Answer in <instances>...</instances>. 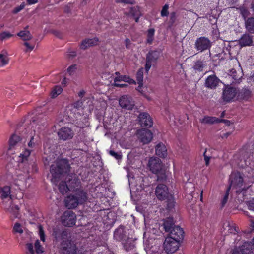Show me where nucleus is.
Listing matches in <instances>:
<instances>
[{
    "instance_id": "f257e3e1",
    "label": "nucleus",
    "mask_w": 254,
    "mask_h": 254,
    "mask_svg": "<svg viewBox=\"0 0 254 254\" xmlns=\"http://www.w3.org/2000/svg\"><path fill=\"white\" fill-rule=\"evenodd\" d=\"M34 134L30 136V140L28 142V147L29 149H25L22 153L20 154L19 156L21 158L22 164L24 166L23 171H19L17 173V179L22 182H25L27 179H29V174L33 171L35 166V162L33 161L29 163L26 162L28 161V157L32 151L38 147L41 143L39 134L36 133L35 129H34Z\"/></svg>"
},
{
    "instance_id": "f03ea898",
    "label": "nucleus",
    "mask_w": 254,
    "mask_h": 254,
    "mask_svg": "<svg viewBox=\"0 0 254 254\" xmlns=\"http://www.w3.org/2000/svg\"><path fill=\"white\" fill-rule=\"evenodd\" d=\"M70 170V165L67 160L58 159L51 166L50 172L52 174L51 182L57 185L61 177L67 173Z\"/></svg>"
},
{
    "instance_id": "7ed1b4c3",
    "label": "nucleus",
    "mask_w": 254,
    "mask_h": 254,
    "mask_svg": "<svg viewBox=\"0 0 254 254\" xmlns=\"http://www.w3.org/2000/svg\"><path fill=\"white\" fill-rule=\"evenodd\" d=\"M0 198L4 200L9 197L8 202L7 203L5 204L4 209L5 211L10 214V218L12 220L14 219L18 218L19 215V208L17 205H15L11 199L10 194V188L9 186H6L0 188Z\"/></svg>"
},
{
    "instance_id": "20e7f679",
    "label": "nucleus",
    "mask_w": 254,
    "mask_h": 254,
    "mask_svg": "<svg viewBox=\"0 0 254 254\" xmlns=\"http://www.w3.org/2000/svg\"><path fill=\"white\" fill-rule=\"evenodd\" d=\"M155 193L157 197L160 200H166L167 207L169 210L174 206V200L173 195L168 191L167 187L164 184H159L156 188Z\"/></svg>"
},
{
    "instance_id": "39448f33",
    "label": "nucleus",
    "mask_w": 254,
    "mask_h": 254,
    "mask_svg": "<svg viewBox=\"0 0 254 254\" xmlns=\"http://www.w3.org/2000/svg\"><path fill=\"white\" fill-rule=\"evenodd\" d=\"M150 171L157 175L158 179H165L166 177V170L161 163L160 159L157 157H151L148 162Z\"/></svg>"
},
{
    "instance_id": "423d86ee",
    "label": "nucleus",
    "mask_w": 254,
    "mask_h": 254,
    "mask_svg": "<svg viewBox=\"0 0 254 254\" xmlns=\"http://www.w3.org/2000/svg\"><path fill=\"white\" fill-rule=\"evenodd\" d=\"M87 199V195L85 191H80V193H75L68 196L65 200V205L69 209L76 207L79 204L84 203Z\"/></svg>"
},
{
    "instance_id": "0eeeda50",
    "label": "nucleus",
    "mask_w": 254,
    "mask_h": 254,
    "mask_svg": "<svg viewBox=\"0 0 254 254\" xmlns=\"http://www.w3.org/2000/svg\"><path fill=\"white\" fill-rule=\"evenodd\" d=\"M62 242L61 249L64 254H75L77 253V248L75 244L67 239V233L63 231L61 234Z\"/></svg>"
},
{
    "instance_id": "6e6552de",
    "label": "nucleus",
    "mask_w": 254,
    "mask_h": 254,
    "mask_svg": "<svg viewBox=\"0 0 254 254\" xmlns=\"http://www.w3.org/2000/svg\"><path fill=\"white\" fill-rule=\"evenodd\" d=\"M65 179L68 183L69 191L75 193H80V191H84L82 189L80 180L75 175H68Z\"/></svg>"
},
{
    "instance_id": "1a4fd4ad",
    "label": "nucleus",
    "mask_w": 254,
    "mask_h": 254,
    "mask_svg": "<svg viewBox=\"0 0 254 254\" xmlns=\"http://www.w3.org/2000/svg\"><path fill=\"white\" fill-rule=\"evenodd\" d=\"M114 237L118 240L125 241L123 242L124 246L126 250L127 251L132 250L134 247V241L132 239H127L126 240V237L124 235V229L122 227L119 228L114 232Z\"/></svg>"
},
{
    "instance_id": "9d476101",
    "label": "nucleus",
    "mask_w": 254,
    "mask_h": 254,
    "mask_svg": "<svg viewBox=\"0 0 254 254\" xmlns=\"http://www.w3.org/2000/svg\"><path fill=\"white\" fill-rule=\"evenodd\" d=\"M237 88L227 86L223 89L222 97L225 102H233L237 100Z\"/></svg>"
},
{
    "instance_id": "9b49d317",
    "label": "nucleus",
    "mask_w": 254,
    "mask_h": 254,
    "mask_svg": "<svg viewBox=\"0 0 254 254\" xmlns=\"http://www.w3.org/2000/svg\"><path fill=\"white\" fill-rule=\"evenodd\" d=\"M179 241L176 239H173L171 237L166 238L164 242V249L167 254H172L176 252L179 245Z\"/></svg>"
},
{
    "instance_id": "f8f14e48",
    "label": "nucleus",
    "mask_w": 254,
    "mask_h": 254,
    "mask_svg": "<svg viewBox=\"0 0 254 254\" xmlns=\"http://www.w3.org/2000/svg\"><path fill=\"white\" fill-rule=\"evenodd\" d=\"M76 216L71 210L65 211L61 217L63 224L65 226L71 227L75 224Z\"/></svg>"
},
{
    "instance_id": "ddd939ff",
    "label": "nucleus",
    "mask_w": 254,
    "mask_h": 254,
    "mask_svg": "<svg viewBox=\"0 0 254 254\" xmlns=\"http://www.w3.org/2000/svg\"><path fill=\"white\" fill-rule=\"evenodd\" d=\"M82 102L80 101H78L75 103H73L70 106V114H72L73 116L77 119H79L81 120L82 118L85 119L86 117H82L81 116V114L83 113V110L84 108L82 106ZM71 116V115H70Z\"/></svg>"
},
{
    "instance_id": "4468645a",
    "label": "nucleus",
    "mask_w": 254,
    "mask_h": 254,
    "mask_svg": "<svg viewBox=\"0 0 254 254\" xmlns=\"http://www.w3.org/2000/svg\"><path fill=\"white\" fill-rule=\"evenodd\" d=\"M211 46V41L205 37L198 38L195 42V48L200 52L209 49Z\"/></svg>"
},
{
    "instance_id": "2eb2a0df",
    "label": "nucleus",
    "mask_w": 254,
    "mask_h": 254,
    "mask_svg": "<svg viewBox=\"0 0 254 254\" xmlns=\"http://www.w3.org/2000/svg\"><path fill=\"white\" fill-rule=\"evenodd\" d=\"M160 57V52L158 51H152L146 55V63L145 69L147 72L150 69L152 64L155 63Z\"/></svg>"
},
{
    "instance_id": "dca6fc26",
    "label": "nucleus",
    "mask_w": 254,
    "mask_h": 254,
    "mask_svg": "<svg viewBox=\"0 0 254 254\" xmlns=\"http://www.w3.org/2000/svg\"><path fill=\"white\" fill-rule=\"evenodd\" d=\"M120 106L127 110H132L135 105L132 98L128 95L122 96L119 101Z\"/></svg>"
},
{
    "instance_id": "f3484780",
    "label": "nucleus",
    "mask_w": 254,
    "mask_h": 254,
    "mask_svg": "<svg viewBox=\"0 0 254 254\" xmlns=\"http://www.w3.org/2000/svg\"><path fill=\"white\" fill-rule=\"evenodd\" d=\"M230 185L229 187H241L243 179L238 172H233L230 176Z\"/></svg>"
},
{
    "instance_id": "a211bd4d",
    "label": "nucleus",
    "mask_w": 254,
    "mask_h": 254,
    "mask_svg": "<svg viewBox=\"0 0 254 254\" xmlns=\"http://www.w3.org/2000/svg\"><path fill=\"white\" fill-rule=\"evenodd\" d=\"M59 139L66 140L71 139L74 136V132L68 127H63L58 132Z\"/></svg>"
},
{
    "instance_id": "6ab92c4d",
    "label": "nucleus",
    "mask_w": 254,
    "mask_h": 254,
    "mask_svg": "<svg viewBox=\"0 0 254 254\" xmlns=\"http://www.w3.org/2000/svg\"><path fill=\"white\" fill-rule=\"evenodd\" d=\"M138 119L142 127L149 128L153 125L152 120L147 113H141L139 115Z\"/></svg>"
},
{
    "instance_id": "aec40b11",
    "label": "nucleus",
    "mask_w": 254,
    "mask_h": 254,
    "mask_svg": "<svg viewBox=\"0 0 254 254\" xmlns=\"http://www.w3.org/2000/svg\"><path fill=\"white\" fill-rule=\"evenodd\" d=\"M243 75L242 69H238V70H236L235 69H232L230 71L228 78L230 80H232V84H237L240 83Z\"/></svg>"
},
{
    "instance_id": "412c9836",
    "label": "nucleus",
    "mask_w": 254,
    "mask_h": 254,
    "mask_svg": "<svg viewBox=\"0 0 254 254\" xmlns=\"http://www.w3.org/2000/svg\"><path fill=\"white\" fill-rule=\"evenodd\" d=\"M138 137L143 144H147L151 141L152 139V132L148 130L142 129L138 131Z\"/></svg>"
},
{
    "instance_id": "4be33fe9",
    "label": "nucleus",
    "mask_w": 254,
    "mask_h": 254,
    "mask_svg": "<svg viewBox=\"0 0 254 254\" xmlns=\"http://www.w3.org/2000/svg\"><path fill=\"white\" fill-rule=\"evenodd\" d=\"M169 232V236L168 237H171L173 239L180 241L183 238V230L178 226H174Z\"/></svg>"
},
{
    "instance_id": "5701e85b",
    "label": "nucleus",
    "mask_w": 254,
    "mask_h": 254,
    "mask_svg": "<svg viewBox=\"0 0 254 254\" xmlns=\"http://www.w3.org/2000/svg\"><path fill=\"white\" fill-rule=\"evenodd\" d=\"M253 37L249 34H243L238 41L241 47L251 46L253 44Z\"/></svg>"
},
{
    "instance_id": "b1692460",
    "label": "nucleus",
    "mask_w": 254,
    "mask_h": 254,
    "mask_svg": "<svg viewBox=\"0 0 254 254\" xmlns=\"http://www.w3.org/2000/svg\"><path fill=\"white\" fill-rule=\"evenodd\" d=\"M219 81L220 80L215 75H211L206 78L205 85L208 88L213 89L217 86Z\"/></svg>"
},
{
    "instance_id": "393cba45",
    "label": "nucleus",
    "mask_w": 254,
    "mask_h": 254,
    "mask_svg": "<svg viewBox=\"0 0 254 254\" xmlns=\"http://www.w3.org/2000/svg\"><path fill=\"white\" fill-rule=\"evenodd\" d=\"M126 14L128 16H132L135 19V22H138L139 17L142 15L141 12L138 6H134L130 7L128 12L126 13Z\"/></svg>"
},
{
    "instance_id": "a878e982",
    "label": "nucleus",
    "mask_w": 254,
    "mask_h": 254,
    "mask_svg": "<svg viewBox=\"0 0 254 254\" xmlns=\"http://www.w3.org/2000/svg\"><path fill=\"white\" fill-rule=\"evenodd\" d=\"M200 122L202 124H212L215 123L224 122L226 123H229L226 120H220L214 117L205 116L203 118L200 119Z\"/></svg>"
},
{
    "instance_id": "bb28decb",
    "label": "nucleus",
    "mask_w": 254,
    "mask_h": 254,
    "mask_svg": "<svg viewBox=\"0 0 254 254\" xmlns=\"http://www.w3.org/2000/svg\"><path fill=\"white\" fill-rule=\"evenodd\" d=\"M254 245L250 242H245L240 248H236L240 254H249L253 249Z\"/></svg>"
},
{
    "instance_id": "cd10ccee",
    "label": "nucleus",
    "mask_w": 254,
    "mask_h": 254,
    "mask_svg": "<svg viewBox=\"0 0 254 254\" xmlns=\"http://www.w3.org/2000/svg\"><path fill=\"white\" fill-rule=\"evenodd\" d=\"M244 24L246 30L250 33L254 34V16L246 19Z\"/></svg>"
},
{
    "instance_id": "c85d7f7f",
    "label": "nucleus",
    "mask_w": 254,
    "mask_h": 254,
    "mask_svg": "<svg viewBox=\"0 0 254 254\" xmlns=\"http://www.w3.org/2000/svg\"><path fill=\"white\" fill-rule=\"evenodd\" d=\"M251 96V92L247 88H243L241 91L238 89L237 100H248Z\"/></svg>"
},
{
    "instance_id": "c756f323",
    "label": "nucleus",
    "mask_w": 254,
    "mask_h": 254,
    "mask_svg": "<svg viewBox=\"0 0 254 254\" xmlns=\"http://www.w3.org/2000/svg\"><path fill=\"white\" fill-rule=\"evenodd\" d=\"M156 154L162 158H165L167 156V149L163 144L159 143L156 145Z\"/></svg>"
},
{
    "instance_id": "7c9ffc66",
    "label": "nucleus",
    "mask_w": 254,
    "mask_h": 254,
    "mask_svg": "<svg viewBox=\"0 0 254 254\" xmlns=\"http://www.w3.org/2000/svg\"><path fill=\"white\" fill-rule=\"evenodd\" d=\"M115 74L117 76L114 78V83L120 81H124L130 83L134 82V81L130 79L129 76L120 75L119 72H115Z\"/></svg>"
},
{
    "instance_id": "2f4dec72",
    "label": "nucleus",
    "mask_w": 254,
    "mask_h": 254,
    "mask_svg": "<svg viewBox=\"0 0 254 254\" xmlns=\"http://www.w3.org/2000/svg\"><path fill=\"white\" fill-rule=\"evenodd\" d=\"M21 138L20 136L13 134L11 136L9 139V149H12L13 148L17 146H19L20 144Z\"/></svg>"
},
{
    "instance_id": "473e14b6",
    "label": "nucleus",
    "mask_w": 254,
    "mask_h": 254,
    "mask_svg": "<svg viewBox=\"0 0 254 254\" xmlns=\"http://www.w3.org/2000/svg\"><path fill=\"white\" fill-rule=\"evenodd\" d=\"M174 226L173 218L169 217L164 220L163 227L166 232H170Z\"/></svg>"
},
{
    "instance_id": "72a5a7b5",
    "label": "nucleus",
    "mask_w": 254,
    "mask_h": 254,
    "mask_svg": "<svg viewBox=\"0 0 254 254\" xmlns=\"http://www.w3.org/2000/svg\"><path fill=\"white\" fill-rule=\"evenodd\" d=\"M17 36L20 37L22 40L25 41L30 40L33 37L30 32L25 30L20 31L17 33Z\"/></svg>"
},
{
    "instance_id": "f704fd0d",
    "label": "nucleus",
    "mask_w": 254,
    "mask_h": 254,
    "mask_svg": "<svg viewBox=\"0 0 254 254\" xmlns=\"http://www.w3.org/2000/svg\"><path fill=\"white\" fill-rule=\"evenodd\" d=\"M237 9L239 10L240 15L244 20H246V19L249 18V16L250 15V12L248 8L245 5H241Z\"/></svg>"
},
{
    "instance_id": "c9c22d12",
    "label": "nucleus",
    "mask_w": 254,
    "mask_h": 254,
    "mask_svg": "<svg viewBox=\"0 0 254 254\" xmlns=\"http://www.w3.org/2000/svg\"><path fill=\"white\" fill-rule=\"evenodd\" d=\"M68 183L66 181H61L59 185V190L62 194H65L69 191Z\"/></svg>"
},
{
    "instance_id": "e433bc0d",
    "label": "nucleus",
    "mask_w": 254,
    "mask_h": 254,
    "mask_svg": "<svg viewBox=\"0 0 254 254\" xmlns=\"http://www.w3.org/2000/svg\"><path fill=\"white\" fill-rule=\"evenodd\" d=\"M206 66V65L203 61H198L195 63L193 69L196 71L201 72Z\"/></svg>"
},
{
    "instance_id": "4c0bfd02",
    "label": "nucleus",
    "mask_w": 254,
    "mask_h": 254,
    "mask_svg": "<svg viewBox=\"0 0 254 254\" xmlns=\"http://www.w3.org/2000/svg\"><path fill=\"white\" fill-rule=\"evenodd\" d=\"M12 232L14 234H21L23 232V227L19 223L16 222L13 227Z\"/></svg>"
},
{
    "instance_id": "58836bf2",
    "label": "nucleus",
    "mask_w": 254,
    "mask_h": 254,
    "mask_svg": "<svg viewBox=\"0 0 254 254\" xmlns=\"http://www.w3.org/2000/svg\"><path fill=\"white\" fill-rule=\"evenodd\" d=\"M63 91L62 88L60 86H56L54 87V88L52 90L51 95L52 98H55L58 95L60 94Z\"/></svg>"
},
{
    "instance_id": "ea45409f",
    "label": "nucleus",
    "mask_w": 254,
    "mask_h": 254,
    "mask_svg": "<svg viewBox=\"0 0 254 254\" xmlns=\"http://www.w3.org/2000/svg\"><path fill=\"white\" fill-rule=\"evenodd\" d=\"M9 59L7 56L0 54V67H2L8 63Z\"/></svg>"
},
{
    "instance_id": "a19ab883",
    "label": "nucleus",
    "mask_w": 254,
    "mask_h": 254,
    "mask_svg": "<svg viewBox=\"0 0 254 254\" xmlns=\"http://www.w3.org/2000/svg\"><path fill=\"white\" fill-rule=\"evenodd\" d=\"M40 123L41 124L43 125V126L44 125V124L45 122H42V121H41L40 117L33 118L32 119V123H31L32 127H35L36 129L37 126L39 125V123Z\"/></svg>"
},
{
    "instance_id": "79ce46f5",
    "label": "nucleus",
    "mask_w": 254,
    "mask_h": 254,
    "mask_svg": "<svg viewBox=\"0 0 254 254\" xmlns=\"http://www.w3.org/2000/svg\"><path fill=\"white\" fill-rule=\"evenodd\" d=\"M77 70L76 65L73 64L70 66L67 69V71L69 75H73Z\"/></svg>"
},
{
    "instance_id": "37998d69",
    "label": "nucleus",
    "mask_w": 254,
    "mask_h": 254,
    "mask_svg": "<svg viewBox=\"0 0 254 254\" xmlns=\"http://www.w3.org/2000/svg\"><path fill=\"white\" fill-rule=\"evenodd\" d=\"M143 68H141L137 72L136 78L139 83H141L143 81Z\"/></svg>"
},
{
    "instance_id": "c03bdc74",
    "label": "nucleus",
    "mask_w": 254,
    "mask_h": 254,
    "mask_svg": "<svg viewBox=\"0 0 254 254\" xmlns=\"http://www.w3.org/2000/svg\"><path fill=\"white\" fill-rule=\"evenodd\" d=\"M35 248L36 252L37 254H40L43 252L42 248L38 240H37L35 243Z\"/></svg>"
},
{
    "instance_id": "a18cd8bd",
    "label": "nucleus",
    "mask_w": 254,
    "mask_h": 254,
    "mask_svg": "<svg viewBox=\"0 0 254 254\" xmlns=\"http://www.w3.org/2000/svg\"><path fill=\"white\" fill-rule=\"evenodd\" d=\"M12 36V35L7 32H3L0 34V40H3Z\"/></svg>"
},
{
    "instance_id": "49530a36",
    "label": "nucleus",
    "mask_w": 254,
    "mask_h": 254,
    "mask_svg": "<svg viewBox=\"0 0 254 254\" xmlns=\"http://www.w3.org/2000/svg\"><path fill=\"white\" fill-rule=\"evenodd\" d=\"M230 190V187H228V189H227L226 194L224 195V196L223 198V200L222 201V202H221L222 207H223L225 205V204L226 203V202H227V200L228 199V196L229 194Z\"/></svg>"
},
{
    "instance_id": "de8ad7c7",
    "label": "nucleus",
    "mask_w": 254,
    "mask_h": 254,
    "mask_svg": "<svg viewBox=\"0 0 254 254\" xmlns=\"http://www.w3.org/2000/svg\"><path fill=\"white\" fill-rule=\"evenodd\" d=\"M88 40L89 42L88 44H89L90 47L97 45L99 42V39L97 37L92 39H88Z\"/></svg>"
},
{
    "instance_id": "09e8293b",
    "label": "nucleus",
    "mask_w": 254,
    "mask_h": 254,
    "mask_svg": "<svg viewBox=\"0 0 254 254\" xmlns=\"http://www.w3.org/2000/svg\"><path fill=\"white\" fill-rule=\"evenodd\" d=\"M89 42H88V39H86L82 41L81 45H80V48L81 49L83 50H85L87 49L88 47H90L89 45V44H88Z\"/></svg>"
},
{
    "instance_id": "8fccbe9b",
    "label": "nucleus",
    "mask_w": 254,
    "mask_h": 254,
    "mask_svg": "<svg viewBox=\"0 0 254 254\" xmlns=\"http://www.w3.org/2000/svg\"><path fill=\"white\" fill-rule=\"evenodd\" d=\"M169 6L168 5L165 4L162 8V9L161 11V15L162 17L167 16L168 14V9Z\"/></svg>"
},
{
    "instance_id": "3c124183",
    "label": "nucleus",
    "mask_w": 254,
    "mask_h": 254,
    "mask_svg": "<svg viewBox=\"0 0 254 254\" xmlns=\"http://www.w3.org/2000/svg\"><path fill=\"white\" fill-rule=\"evenodd\" d=\"M24 7L25 4L24 3H21L20 6H18L14 8V9L13 10V13L14 14L18 13L22 9H23L24 8Z\"/></svg>"
},
{
    "instance_id": "603ef678",
    "label": "nucleus",
    "mask_w": 254,
    "mask_h": 254,
    "mask_svg": "<svg viewBox=\"0 0 254 254\" xmlns=\"http://www.w3.org/2000/svg\"><path fill=\"white\" fill-rule=\"evenodd\" d=\"M24 45L26 47V49L25 51L26 52H31L34 48V45H31L27 42H25L24 43Z\"/></svg>"
},
{
    "instance_id": "864d4df0",
    "label": "nucleus",
    "mask_w": 254,
    "mask_h": 254,
    "mask_svg": "<svg viewBox=\"0 0 254 254\" xmlns=\"http://www.w3.org/2000/svg\"><path fill=\"white\" fill-rule=\"evenodd\" d=\"M117 3H124L125 4H133L134 3V0H116Z\"/></svg>"
},
{
    "instance_id": "5fc2aeb1",
    "label": "nucleus",
    "mask_w": 254,
    "mask_h": 254,
    "mask_svg": "<svg viewBox=\"0 0 254 254\" xmlns=\"http://www.w3.org/2000/svg\"><path fill=\"white\" fill-rule=\"evenodd\" d=\"M26 248L30 254H34V250L33 249V246L32 243H27L26 245Z\"/></svg>"
},
{
    "instance_id": "6e6d98bb",
    "label": "nucleus",
    "mask_w": 254,
    "mask_h": 254,
    "mask_svg": "<svg viewBox=\"0 0 254 254\" xmlns=\"http://www.w3.org/2000/svg\"><path fill=\"white\" fill-rule=\"evenodd\" d=\"M39 235H40V239L41 241L44 242L45 241L44 233V231H43V228L41 227V226H39Z\"/></svg>"
},
{
    "instance_id": "4d7b16f0",
    "label": "nucleus",
    "mask_w": 254,
    "mask_h": 254,
    "mask_svg": "<svg viewBox=\"0 0 254 254\" xmlns=\"http://www.w3.org/2000/svg\"><path fill=\"white\" fill-rule=\"evenodd\" d=\"M109 154L112 156L115 157L117 159H119L121 158V156L118 153L115 152L113 150H110L109 151Z\"/></svg>"
},
{
    "instance_id": "13d9d810",
    "label": "nucleus",
    "mask_w": 254,
    "mask_h": 254,
    "mask_svg": "<svg viewBox=\"0 0 254 254\" xmlns=\"http://www.w3.org/2000/svg\"><path fill=\"white\" fill-rule=\"evenodd\" d=\"M154 34V30L153 29H150L148 31V38H151L150 41H152L153 37Z\"/></svg>"
},
{
    "instance_id": "bf43d9fd",
    "label": "nucleus",
    "mask_w": 254,
    "mask_h": 254,
    "mask_svg": "<svg viewBox=\"0 0 254 254\" xmlns=\"http://www.w3.org/2000/svg\"><path fill=\"white\" fill-rule=\"evenodd\" d=\"M206 152V150H205V152L204 153V160L205 161V164L206 166H208L209 164V160H210V157L207 156L205 154Z\"/></svg>"
},
{
    "instance_id": "052dcab7",
    "label": "nucleus",
    "mask_w": 254,
    "mask_h": 254,
    "mask_svg": "<svg viewBox=\"0 0 254 254\" xmlns=\"http://www.w3.org/2000/svg\"><path fill=\"white\" fill-rule=\"evenodd\" d=\"M76 56V52L75 51H69L68 52V56L69 58H73Z\"/></svg>"
},
{
    "instance_id": "680f3d73",
    "label": "nucleus",
    "mask_w": 254,
    "mask_h": 254,
    "mask_svg": "<svg viewBox=\"0 0 254 254\" xmlns=\"http://www.w3.org/2000/svg\"><path fill=\"white\" fill-rule=\"evenodd\" d=\"M176 18V13L172 12L170 14V22L173 23L175 22Z\"/></svg>"
},
{
    "instance_id": "e2e57ef3",
    "label": "nucleus",
    "mask_w": 254,
    "mask_h": 254,
    "mask_svg": "<svg viewBox=\"0 0 254 254\" xmlns=\"http://www.w3.org/2000/svg\"><path fill=\"white\" fill-rule=\"evenodd\" d=\"M250 8L252 12V15L254 16V0H253L251 3Z\"/></svg>"
},
{
    "instance_id": "0e129e2a",
    "label": "nucleus",
    "mask_w": 254,
    "mask_h": 254,
    "mask_svg": "<svg viewBox=\"0 0 254 254\" xmlns=\"http://www.w3.org/2000/svg\"><path fill=\"white\" fill-rule=\"evenodd\" d=\"M126 47L127 48L129 49L130 45V41L129 39H126L125 40Z\"/></svg>"
},
{
    "instance_id": "69168bd1",
    "label": "nucleus",
    "mask_w": 254,
    "mask_h": 254,
    "mask_svg": "<svg viewBox=\"0 0 254 254\" xmlns=\"http://www.w3.org/2000/svg\"><path fill=\"white\" fill-rule=\"evenodd\" d=\"M114 86L118 87H124L127 86L126 84H119L117 82L114 83Z\"/></svg>"
},
{
    "instance_id": "338daca9",
    "label": "nucleus",
    "mask_w": 254,
    "mask_h": 254,
    "mask_svg": "<svg viewBox=\"0 0 254 254\" xmlns=\"http://www.w3.org/2000/svg\"><path fill=\"white\" fill-rule=\"evenodd\" d=\"M249 81L250 82H254V71L252 72L251 73V75L249 77Z\"/></svg>"
},
{
    "instance_id": "774afa93",
    "label": "nucleus",
    "mask_w": 254,
    "mask_h": 254,
    "mask_svg": "<svg viewBox=\"0 0 254 254\" xmlns=\"http://www.w3.org/2000/svg\"><path fill=\"white\" fill-rule=\"evenodd\" d=\"M85 93V92L84 90H81L79 93H78V96L80 98H82L83 97V96L84 95Z\"/></svg>"
}]
</instances>
